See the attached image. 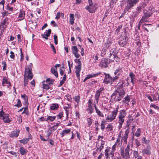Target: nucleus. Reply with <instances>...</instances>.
<instances>
[{
  "instance_id": "7c9ffc66",
  "label": "nucleus",
  "mask_w": 159,
  "mask_h": 159,
  "mask_svg": "<svg viewBox=\"0 0 159 159\" xmlns=\"http://www.w3.org/2000/svg\"><path fill=\"white\" fill-rule=\"evenodd\" d=\"M19 135L18 133L16 131H12L11 134L10 135V136L11 137H17Z\"/></svg>"
},
{
  "instance_id": "a18cd8bd",
  "label": "nucleus",
  "mask_w": 159,
  "mask_h": 159,
  "mask_svg": "<svg viewBox=\"0 0 159 159\" xmlns=\"http://www.w3.org/2000/svg\"><path fill=\"white\" fill-rule=\"evenodd\" d=\"M148 19L146 16H144V15L143 16L142 19H141L140 21V24L143 23V22H145Z\"/></svg>"
},
{
  "instance_id": "9d476101",
  "label": "nucleus",
  "mask_w": 159,
  "mask_h": 159,
  "mask_svg": "<svg viewBox=\"0 0 159 159\" xmlns=\"http://www.w3.org/2000/svg\"><path fill=\"white\" fill-rule=\"evenodd\" d=\"M103 90V88H101L100 89H98L96 92L94 97L97 104H98V102L99 98L100 96V93Z\"/></svg>"
},
{
  "instance_id": "39448f33",
  "label": "nucleus",
  "mask_w": 159,
  "mask_h": 159,
  "mask_svg": "<svg viewBox=\"0 0 159 159\" xmlns=\"http://www.w3.org/2000/svg\"><path fill=\"white\" fill-rule=\"evenodd\" d=\"M139 1V0H128L126 6L124 11H128L135 5Z\"/></svg>"
},
{
  "instance_id": "2eb2a0df",
  "label": "nucleus",
  "mask_w": 159,
  "mask_h": 159,
  "mask_svg": "<svg viewBox=\"0 0 159 159\" xmlns=\"http://www.w3.org/2000/svg\"><path fill=\"white\" fill-rule=\"evenodd\" d=\"M129 133V129H127L125 132V133L123 136L122 138V140L123 141L125 142L126 143L128 136Z\"/></svg>"
},
{
  "instance_id": "a19ab883",
  "label": "nucleus",
  "mask_w": 159,
  "mask_h": 159,
  "mask_svg": "<svg viewBox=\"0 0 159 159\" xmlns=\"http://www.w3.org/2000/svg\"><path fill=\"white\" fill-rule=\"evenodd\" d=\"M113 126L112 125L109 124L106 128V129H107V131H111L113 130Z\"/></svg>"
},
{
  "instance_id": "4be33fe9",
  "label": "nucleus",
  "mask_w": 159,
  "mask_h": 159,
  "mask_svg": "<svg viewBox=\"0 0 159 159\" xmlns=\"http://www.w3.org/2000/svg\"><path fill=\"white\" fill-rule=\"evenodd\" d=\"M51 71L52 73L57 78L58 77V75L57 71V68H55L54 67H52L51 69Z\"/></svg>"
},
{
  "instance_id": "473e14b6",
  "label": "nucleus",
  "mask_w": 159,
  "mask_h": 159,
  "mask_svg": "<svg viewBox=\"0 0 159 159\" xmlns=\"http://www.w3.org/2000/svg\"><path fill=\"white\" fill-rule=\"evenodd\" d=\"M8 84L9 85H8V87H10L11 86V84L10 82L9 81H8L7 79L5 78L4 77L3 78L2 82V84Z\"/></svg>"
},
{
  "instance_id": "de8ad7c7",
  "label": "nucleus",
  "mask_w": 159,
  "mask_h": 159,
  "mask_svg": "<svg viewBox=\"0 0 159 159\" xmlns=\"http://www.w3.org/2000/svg\"><path fill=\"white\" fill-rule=\"evenodd\" d=\"M119 94L120 95V96L123 98L124 95L125 94V91L124 90L121 89L120 91H119Z\"/></svg>"
},
{
  "instance_id": "5fc2aeb1",
  "label": "nucleus",
  "mask_w": 159,
  "mask_h": 159,
  "mask_svg": "<svg viewBox=\"0 0 159 159\" xmlns=\"http://www.w3.org/2000/svg\"><path fill=\"white\" fill-rule=\"evenodd\" d=\"M50 45L52 49V51H53V52L54 53H56V51L54 45L52 44L51 43L50 44Z\"/></svg>"
},
{
  "instance_id": "dca6fc26",
  "label": "nucleus",
  "mask_w": 159,
  "mask_h": 159,
  "mask_svg": "<svg viewBox=\"0 0 159 159\" xmlns=\"http://www.w3.org/2000/svg\"><path fill=\"white\" fill-rule=\"evenodd\" d=\"M51 32V29H49L48 30H46L44 33V34H42V37L44 39L47 40L48 39V37L49 36Z\"/></svg>"
},
{
  "instance_id": "4d7b16f0",
  "label": "nucleus",
  "mask_w": 159,
  "mask_h": 159,
  "mask_svg": "<svg viewBox=\"0 0 159 159\" xmlns=\"http://www.w3.org/2000/svg\"><path fill=\"white\" fill-rule=\"evenodd\" d=\"M119 137H120L119 136ZM120 138H118L117 139L115 143V145L118 146L120 144Z\"/></svg>"
},
{
  "instance_id": "69168bd1",
  "label": "nucleus",
  "mask_w": 159,
  "mask_h": 159,
  "mask_svg": "<svg viewBox=\"0 0 159 159\" xmlns=\"http://www.w3.org/2000/svg\"><path fill=\"white\" fill-rule=\"evenodd\" d=\"M143 7L142 6H139V7H138L137 9V11L139 13H140Z\"/></svg>"
},
{
  "instance_id": "423d86ee",
  "label": "nucleus",
  "mask_w": 159,
  "mask_h": 159,
  "mask_svg": "<svg viewBox=\"0 0 159 159\" xmlns=\"http://www.w3.org/2000/svg\"><path fill=\"white\" fill-rule=\"evenodd\" d=\"M111 99L115 102H119L123 98L119 94V90L115 91L111 95Z\"/></svg>"
},
{
  "instance_id": "412c9836",
  "label": "nucleus",
  "mask_w": 159,
  "mask_h": 159,
  "mask_svg": "<svg viewBox=\"0 0 159 159\" xmlns=\"http://www.w3.org/2000/svg\"><path fill=\"white\" fill-rule=\"evenodd\" d=\"M94 107L96 111V112L97 115L99 116L102 117H104V115L101 111L96 107V105H94Z\"/></svg>"
},
{
  "instance_id": "a211bd4d",
  "label": "nucleus",
  "mask_w": 159,
  "mask_h": 159,
  "mask_svg": "<svg viewBox=\"0 0 159 159\" xmlns=\"http://www.w3.org/2000/svg\"><path fill=\"white\" fill-rule=\"evenodd\" d=\"M9 116V115L8 114H7L5 116L3 115L2 116L3 117V120L5 123H9L11 122V120H10Z\"/></svg>"
},
{
  "instance_id": "f3484780",
  "label": "nucleus",
  "mask_w": 159,
  "mask_h": 159,
  "mask_svg": "<svg viewBox=\"0 0 159 159\" xmlns=\"http://www.w3.org/2000/svg\"><path fill=\"white\" fill-rule=\"evenodd\" d=\"M123 67H119L118 69H116L114 72L115 75H120L122 74L123 71Z\"/></svg>"
},
{
  "instance_id": "7ed1b4c3",
  "label": "nucleus",
  "mask_w": 159,
  "mask_h": 159,
  "mask_svg": "<svg viewBox=\"0 0 159 159\" xmlns=\"http://www.w3.org/2000/svg\"><path fill=\"white\" fill-rule=\"evenodd\" d=\"M126 116V113L124 110H122L120 111L118 117V123L119 124L120 127H122Z\"/></svg>"
},
{
  "instance_id": "ea45409f",
  "label": "nucleus",
  "mask_w": 159,
  "mask_h": 159,
  "mask_svg": "<svg viewBox=\"0 0 159 159\" xmlns=\"http://www.w3.org/2000/svg\"><path fill=\"white\" fill-rule=\"evenodd\" d=\"M93 108L92 107V105H88L87 110L89 111V113L91 114L93 111Z\"/></svg>"
},
{
  "instance_id": "1a4fd4ad",
  "label": "nucleus",
  "mask_w": 159,
  "mask_h": 159,
  "mask_svg": "<svg viewBox=\"0 0 159 159\" xmlns=\"http://www.w3.org/2000/svg\"><path fill=\"white\" fill-rule=\"evenodd\" d=\"M109 63L107 59L103 58L99 63V66L102 68H106L107 67Z\"/></svg>"
},
{
  "instance_id": "f8f14e48",
  "label": "nucleus",
  "mask_w": 159,
  "mask_h": 159,
  "mask_svg": "<svg viewBox=\"0 0 159 159\" xmlns=\"http://www.w3.org/2000/svg\"><path fill=\"white\" fill-rule=\"evenodd\" d=\"M72 53L74 55L75 57L76 58H79L80 55L78 53L79 50L76 46H72Z\"/></svg>"
},
{
  "instance_id": "603ef678",
  "label": "nucleus",
  "mask_w": 159,
  "mask_h": 159,
  "mask_svg": "<svg viewBox=\"0 0 159 159\" xmlns=\"http://www.w3.org/2000/svg\"><path fill=\"white\" fill-rule=\"evenodd\" d=\"M2 16L3 17H4L5 16H7L8 15L9 13L6 11H5L2 13Z\"/></svg>"
},
{
  "instance_id": "9b49d317",
  "label": "nucleus",
  "mask_w": 159,
  "mask_h": 159,
  "mask_svg": "<svg viewBox=\"0 0 159 159\" xmlns=\"http://www.w3.org/2000/svg\"><path fill=\"white\" fill-rule=\"evenodd\" d=\"M96 4L95 3L93 4V6H90L89 5V6H87L85 7V9L87 10L89 12L93 13L94 12L96 8Z\"/></svg>"
},
{
  "instance_id": "72a5a7b5",
  "label": "nucleus",
  "mask_w": 159,
  "mask_h": 159,
  "mask_svg": "<svg viewBox=\"0 0 159 159\" xmlns=\"http://www.w3.org/2000/svg\"><path fill=\"white\" fill-rule=\"evenodd\" d=\"M56 118V116H48L47 118V121L49 120L51 122L53 121Z\"/></svg>"
},
{
  "instance_id": "c9c22d12",
  "label": "nucleus",
  "mask_w": 159,
  "mask_h": 159,
  "mask_svg": "<svg viewBox=\"0 0 159 159\" xmlns=\"http://www.w3.org/2000/svg\"><path fill=\"white\" fill-rule=\"evenodd\" d=\"M141 129L139 128H138L136 132L134 134V135H135L136 137H139L140 135V133H141Z\"/></svg>"
},
{
  "instance_id": "4c0bfd02",
  "label": "nucleus",
  "mask_w": 159,
  "mask_h": 159,
  "mask_svg": "<svg viewBox=\"0 0 159 159\" xmlns=\"http://www.w3.org/2000/svg\"><path fill=\"white\" fill-rule=\"evenodd\" d=\"M54 81V80L52 79H50L49 78L47 79L46 81V83L50 85L53 84Z\"/></svg>"
},
{
  "instance_id": "4468645a",
  "label": "nucleus",
  "mask_w": 159,
  "mask_h": 159,
  "mask_svg": "<svg viewBox=\"0 0 159 159\" xmlns=\"http://www.w3.org/2000/svg\"><path fill=\"white\" fill-rule=\"evenodd\" d=\"M125 81L122 79L120 80L118 83L116 85L117 88V90L118 89H122L123 86H125Z\"/></svg>"
},
{
  "instance_id": "6ab92c4d",
  "label": "nucleus",
  "mask_w": 159,
  "mask_h": 159,
  "mask_svg": "<svg viewBox=\"0 0 159 159\" xmlns=\"http://www.w3.org/2000/svg\"><path fill=\"white\" fill-rule=\"evenodd\" d=\"M25 13L24 11L20 10V11L19 14L18 18L19 20H23L25 18Z\"/></svg>"
},
{
  "instance_id": "c756f323",
  "label": "nucleus",
  "mask_w": 159,
  "mask_h": 159,
  "mask_svg": "<svg viewBox=\"0 0 159 159\" xmlns=\"http://www.w3.org/2000/svg\"><path fill=\"white\" fill-rule=\"evenodd\" d=\"M52 132H53L52 131V128H49L47 130V135L46 136L47 140L48 139L50 135L52 134Z\"/></svg>"
},
{
  "instance_id": "b1692460",
  "label": "nucleus",
  "mask_w": 159,
  "mask_h": 159,
  "mask_svg": "<svg viewBox=\"0 0 159 159\" xmlns=\"http://www.w3.org/2000/svg\"><path fill=\"white\" fill-rule=\"evenodd\" d=\"M75 18L74 17V15L73 14H70V24L72 25L74 23Z\"/></svg>"
},
{
  "instance_id": "774afa93",
  "label": "nucleus",
  "mask_w": 159,
  "mask_h": 159,
  "mask_svg": "<svg viewBox=\"0 0 159 159\" xmlns=\"http://www.w3.org/2000/svg\"><path fill=\"white\" fill-rule=\"evenodd\" d=\"M129 75L131 79H134L135 77V75L133 72L130 73Z\"/></svg>"
},
{
  "instance_id": "79ce46f5",
  "label": "nucleus",
  "mask_w": 159,
  "mask_h": 159,
  "mask_svg": "<svg viewBox=\"0 0 159 159\" xmlns=\"http://www.w3.org/2000/svg\"><path fill=\"white\" fill-rule=\"evenodd\" d=\"M133 155L134 157L136 158L137 157L139 156L138 151H133Z\"/></svg>"
},
{
  "instance_id": "e433bc0d",
  "label": "nucleus",
  "mask_w": 159,
  "mask_h": 159,
  "mask_svg": "<svg viewBox=\"0 0 159 159\" xmlns=\"http://www.w3.org/2000/svg\"><path fill=\"white\" fill-rule=\"evenodd\" d=\"M100 74V73L89 75L87 76V77L88 79L92 78L93 77L97 76Z\"/></svg>"
},
{
  "instance_id": "f704fd0d",
  "label": "nucleus",
  "mask_w": 159,
  "mask_h": 159,
  "mask_svg": "<svg viewBox=\"0 0 159 159\" xmlns=\"http://www.w3.org/2000/svg\"><path fill=\"white\" fill-rule=\"evenodd\" d=\"M21 97L22 98H24V101L25 102V104H26L27 103V104H28V97L25 94H24V95H21Z\"/></svg>"
},
{
  "instance_id": "c03bdc74",
  "label": "nucleus",
  "mask_w": 159,
  "mask_h": 159,
  "mask_svg": "<svg viewBox=\"0 0 159 159\" xmlns=\"http://www.w3.org/2000/svg\"><path fill=\"white\" fill-rule=\"evenodd\" d=\"M102 143H101V145L99 146V148H98V149L99 150V151L101 152V150L103 149L104 148V143H103V141L102 140H100Z\"/></svg>"
},
{
  "instance_id": "bb28decb",
  "label": "nucleus",
  "mask_w": 159,
  "mask_h": 159,
  "mask_svg": "<svg viewBox=\"0 0 159 159\" xmlns=\"http://www.w3.org/2000/svg\"><path fill=\"white\" fill-rule=\"evenodd\" d=\"M76 70L75 72L77 77H79L80 76V72L81 70V68L80 67H75Z\"/></svg>"
},
{
  "instance_id": "ddd939ff",
  "label": "nucleus",
  "mask_w": 159,
  "mask_h": 159,
  "mask_svg": "<svg viewBox=\"0 0 159 159\" xmlns=\"http://www.w3.org/2000/svg\"><path fill=\"white\" fill-rule=\"evenodd\" d=\"M151 148L149 146H148L146 148H144L142 150V153L143 155H150L151 154Z\"/></svg>"
},
{
  "instance_id": "6e6d98bb",
  "label": "nucleus",
  "mask_w": 159,
  "mask_h": 159,
  "mask_svg": "<svg viewBox=\"0 0 159 159\" xmlns=\"http://www.w3.org/2000/svg\"><path fill=\"white\" fill-rule=\"evenodd\" d=\"M116 76L113 78V79L112 78V83H113L114 81H115L116 80H117L118 79V76L119 75H118L117 74V75H115Z\"/></svg>"
},
{
  "instance_id": "680f3d73",
  "label": "nucleus",
  "mask_w": 159,
  "mask_h": 159,
  "mask_svg": "<svg viewBox=\"0 0 159 159\" xmlns=\"http://www.w3.org/2000/svg\"><path fill=\"white\" fill-rule=\"evenodd\" d=\"M2 64L3 65V70H6L5 67H6L7 66L6 63L5 61H3L2 62Z\"/></svg>"
},
{
  "instance_id": "0eeeda50",
  "label": "nucleus",
  "mask_w": 159,
  "mask_h": 159,
  "mask_svg": "<svg viewBox=\"0 0 159 159\" xmlns=\"http://www.w3.org/2000/svg\"><path fill=\"white\" fill-rule=\"evenodd\" d=\"M128 38L126 36L122 37L121 39L118 42L119 45L121 47H124L127 43Z\"/></svg>"
},
{
  "instance_id": "6e6552de",
  "label": "nucleus",
  "mask_w": 159,
  "mask_h": 159,
  "mask_svg": "<svg viewBox=\"0 0 159 159\" xmlns=\"http://www.w3.org/2000/svg\"><path fill=\"white\" fill-rule=\"evenodd\" d=\"M104 74L105 75V76L103 82L107 84L110 83V82L112 84V77L109 74H107L105 73Z\"/></svg>"
},
{
  "instance_id": "393cba45",
  "label": "nucleus",
  "mask_w": 159,
  "mask_h": 159,
  "mask_svg": "<svg viewBox=\"0 0 159 159\" xmlns=\"http://www.w3.org/2000/svg\"><path fill=\"white\" fill-rule=\"evenodd\" d=\"M31 139V138H27L26 139H25L22 140H20L19 141L20 143H22L24 144H25L27 143L29 141L30 139Z\"/></svg>"
},
{
  "instance_id": "864d4df0",
  "label": "nucleus",
  "mask_w": 159,
  "mask_h": 159,
  "mask_svg": "<svg viewBox=\"0 0 159 159\" xmlns=\"http://www.w3.org/2000/svg\"><path fill=\"white\" fill-rule=\"evenodd\" d=\"M5 3V1L4 0H2L0 2V5H1V6L2 7L3 10H4V4Z\"/></svg>"
},
{
  "instance_id": "09e8293b",
  "label": "nucleus",
  "mask_w": 159,
  "mask_h": 159,
  "mask_svg": "<svg viewBox=\"0 0 159 159\" xmlns=\"http://www.w3.org/2000/svg\"><path fill=\"white\" fill-rule=\"evenodd\" d=\"M87 122H88V125L89 126H90L92 123V120L91 118H89L87 119Z\"/></svg>"
},
{
  "instance_id": "5701e85b",
  "label": "nucleus",
  "mask_w": 159,
  "mask_h": 159,
  "mask_svg": "<svg viewBox=\"0 0 159 159\" xmlns=\"http://www.w3.org/2000/svg\"><path fill=\"white\" fill-rule=\"evenodd\" d=\"M70 132V129H64L62 131V133H61V137H63L65 135H66L67 134L69 133Z\"/></svg>"
},
{
  "instance_id": "13d9d810",
  "label": "nucleus",
  "mask_w": 159,
  "mask_h": 159,
  "mask_svg": "<svg viewBox=\"0 0 159 159\" xmlns=\"http://www.w3.org/2000/svg\"><path fill=\"white\" fill-rule=\"evenodd\" d=\"M43 87L44 89H46V90H48L49 88V86L48 84H43Z\"/></svg>"
},
{
  "instance_id": "49530a36",
  "label": "nucleus",
  "mask_w": 159,
  "mask_h": 159,
  "mask_svg": "<svg viewBox=\"0 0 159 159\" xmlns=\"http://www.w3.org/2000/svg\"><path fill=\"white\" fill-rule=\"evenodd\" d=\"M22 106L20 100V99H18L17 100V102L16 104L14 105L15 107H20Z\"/></svg>"
},
{
  "instance_id": "58836bf2",
  "label": "nucleus",
  "mask_w": 159,
  "mask_h": 159,
  "mask_svg": "<svg viewBox=\"0 0 159 159\" xmlns=\"http://www.w3.org/2000/svg\"><path fill=\"white\" fill-rule=\"evenodd\" d=\"M116 56V55L115 54H111L110 53V56H109L110 60L111 61H114Z\"/></svg>"
},
{
  "instance_id": "a878e982",
  "label": "nucleus",
  "mask_w": 159,
  "mask_h": 159,
  "mask_svg": "<svg viewBox=\"0 0 159 159\" xmlns=\"http://www.w3.org/2000/svg\"><path fill=\"white\" fill-rule=\"evenodd\" d=\"M7 20V18H5L3 21L1 23V25H0V27L2 28H4L6 27V23Z\"/></svg>"
},
{
  "instance_id": "f03ea898",
  "label": "nucleus",
  "mask_w": 159,
  "mask_h": 159,
  "mask_svg": "<svg viewBox=\"0 0 159 159\" xmlns=\"http://www.w3.org/2000/svg\"><path fill=\"white\" fill-rule=\"evenodd\" d=\"M119 107L118 106L113 110L111 113L108 115L106 118V120L109 122H111L116 117L118 111Z\"/></svg>"
},
{
  "instance_id": "aec40b11",
  "label": "nucleus",
  "mask_w": 159,
  "mask_h": 159,
  "mask_svg": "<svg viewBox=\"0 0 159 159\" xmlns=\"http://www.w3.org/2000/svg\"><path fill=\"white\" fill-rule=\"evenodd\" d=\"M130 96L127 95L124 98L122 101V102L124 104H125L127 105H129V102L130 101Z\"/></svg>"
},
{
  "instance_id": "cd10ccee",
  "label": "nucleus",
  "mask_w": 159,
  "mask_h": 159,
  "mask_svg": "<svg viewBox=\"0 0 159 159\" xmlns=\"http://www.w3.org/2000/svg\"><path fill=\"white\" fill-rule=\"evenodd\" d=\"M59 107L57 103L52 104L50 107V109L52 110H57Z\"/></svg>"
},
{
  "instance_id": "37998d69",
  "label": "nucleus",
  "mask_w": 159,
  "mask_h": 159,
  "mask_svg": "<svg viewBox=\"0 0 159 159\" xmlns=\"http://www.w3.org/2000/svg\"><path fill=\"white\" fill-rule=\"evenodd\" d=\"M106 123L104 120H102L101 124V129L102 130H103L105 128V125Z\"/></svg>"
},
{
  "instance_id": "2f4dec72",
  "label": "nucleus",
  "mask_w": 159,
  "mask_h": 159,
  "mask_svg": "<svg viewBox=\"0 0 159 159\" xmlns=\"http://www.w3.org/2000/svg\"><path fill=\"white\" fill-rule=\"evenodd\" d=\"M152 12L150 10H149L147 11L144 13V16H146L148 18L152 14Z\"/></svg>"
},
{
  "instance_id": "c85d7f7f",
  "label": "nucleus",
  "mask_w": 159,
  "mask_h": 159,
  "mask_svg": "<svg viewBox=\"0 0 159 159\" xmlns=\"http://www.w3.org/2000/svg\"><path fill=\"white\" fill-rule=\"evenodd\" d=\"M19 151L20 153L22 155H24L27 153V151L23 148L20 147L19 150Z\"/></svg>"
},
{
  "instance_id": "20e7f679",
  "label": "nucleus",
  "mask_w": 159,
  "mask_h": 159,
  "mask_svg": "<svg viewBox=\"0 0 159 159\" xmlns=\"http://www.w3.org/2000/svg\"><path fill=\"white\" fill-rule=\"evenodd\" d=\"M130 150V146L127 145V147L125 149V152L124 150L122 149L120 151V155L122 157L125 159H128L130 158L129 154V151Z\"/></svg>"
},
{
  "instance_id": "bf43d9fd",
  "label": "nucleus",
  "mask_w": 159,
  "mask_h": 159,
  "mask_svg": "<svg viewBox=\"0 0 159 159\" xmlns=\"http://www.w3.org/2000/svg\"><path fill=\"white\" fill-rule=\"evenodd\" d=\"M10 54L11 55L10 56V58L12 59H14V58L15 57V55L13 52L12 51H11Z\"/></svg>"
},
{
  "instance_id": "e2e57ef3",
  "label": "nucleus",
  "mask_w": 159,
  "mask_h": 159,
  "mask_svg": "<svg viewBox=\"0 0 159 159\" xmlns=\"http://www.w3.org/2000/svg\"><path fill=\"white\" fill-rule=\"evenodd\" d=\"M80 99V97L79 96H76L75 97V101L77 102H78Z\"/></svg>"
},
{
  "instance_id": "f257e3e1",
  "label": "nucleus",
  "mask_w": 159,
  "mask_h": 159,
  "mask_svg": "<svg viewBox=\"0 0 159 159\" xmlns=\"http://www.w3.org/2000/svg\"><path fill=\"white\" fill-rule=\"evenodd\" d=\"M32 68L31 66L25 68V74L24 75V85L26 86L28 84V80H31L33 78V75L31 72Z\"/></svg>"
},
{
  "instance_id": "0e129e2a",
  "label": "nucleus",
  "mask_w": 159,
  "mask_h": 159,
  "mask_svg": "<svg viewBox=\"0 0 159 159\" xmlns=\"http://www.w3.org/2000/svg\"><path fill=\"white\" fill-rule=\"evenodd\" d=\"M77 60L78 65L77 66H76V67H80L81 68V61H80L79 59H78Z\"/></svg>"
},
{
  "instance_id": "3c124183",
  "label": "nucleus",
  "mask_w": 159,
  "mask_h": 159,
  "mask_svg": "<svg viewBox=\"0 0 159 159\" xmlns=\"http://www.w3.org/2000/svg\"><path fill=\"white\" fill-rule=\"evenodd\" d=\"M134 141L137 147H139L140 145V142L137 139H135Z\"/></svg>"
},
{
  "instance_id": "052dcab7",
  "label": "nucleus",
  "mask_w": 159,
  "mask_h": 159,
  "mask_svg": "<svg viewBox=\"0 0 159 159\" xmlns=\"http://www.w3.org/2000/svg\"><path fill=\"white\" fill-rule=\"evenodd\" d=\"M150 107H153L154 109H159V107L157 106L154 104H151L150 105Z\"/></svg>"
},
{
  "instance_id": "8fccbe9b",
  "label": "nucleus",
  "mask_w": 159,
  "mask_h": 159,
  "mask_svg": "<svg viewBox=\"0 0 159 159\" xmlns=\"http://www.w3.org/2000/svg\"><path fill=\"white\" fill-rule=\"evenodd\" d=\"M63 112H61L59 114L57 115V117L58 119H61L63 116Z\"/></svg>"
},
{
  "instance_id": "338daca9",
  "label": "nucleus",
  "mask_w": 159,
  "mask_h": 159,
  "mask_svg": "<svg viewBox=\"0 0 159 159\" xmlns=\"http://www.w3.org/2000/svg\"><path fill=\"white\" fill-rule=\"evenodd\" d=\"M143 142L145 144H147L148 143V140H147L146 139V138L145 137H143Z\"/></svg>"
}]
</instances>
